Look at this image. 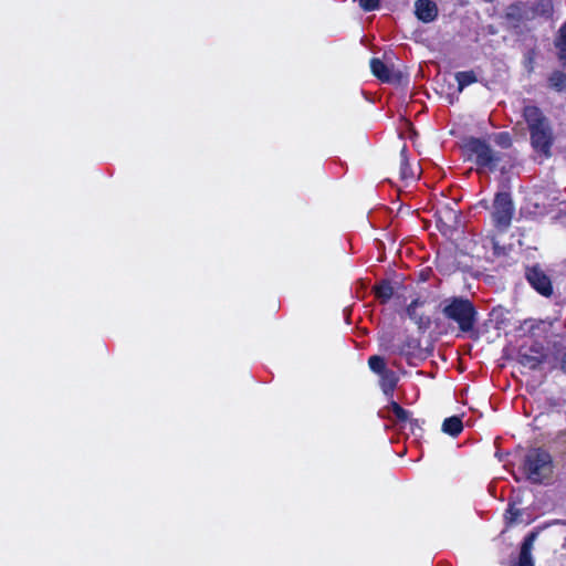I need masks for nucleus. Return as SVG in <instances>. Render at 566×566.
<instances>
[{"instance_id":"f257e3e1","label":"nucleus","mask_w":566,"mask_h":566,"mask_svg":"<svg viewBox=\"0 0 566 566\" xmlns=\"http://www.w3.org/2000/svg\"><path fill=\"white\" fill-rule=\"evenodd\" d=\"M523 117L533 149L546 158L551 157L555 134L549 118L534 105H526L523 108Z\"/></svg>"},{"instance_id":"f03ea898","label":"nucleus","mask_w":566,"mask_h":566,"mask_svg":"<svg viewBox=\"0 0 566 566\" xmlns=\"http://www.w3.org/2000/svg\"><path fill=\"white\" fill-rule=\"evenodd\" d=\"M524 470L527 479L533 483H542L553 473V460L551 454L541 449H532L525 455Z\"/></svg>"},{"instance_id":"7ed1b4c3","label":"nucleus","mask_w":566,"mask_h":566,"mask_svg":"<svg viewBox=\"0 0 566 566\" xmlns=\"http://www.w3.org/2000/svg\"><path fill=\"white\" fill-rule=\"evenodd\" d=\"M442 312L446 317L457 322L462 332L471 331L475 324L476 312L469 300L453 298L443 307Z\"/></svg>"},{"instance_id":"20e7f679","label":"nucleus","mask_w":566,"mask_h":566,"mask_svg":"<svg viewBox=\"0 0 566 566\" xmlns=\"http://www.w3.org/2000/svg\"><path fill=\"white\" fill-rule=\"evenodd\" d=\"M465 147L470 156H474V161L479 167L486 168L491 171L496 169L501 157L486 142L479 138H471L468 140Z\"/></svg>"},{"instance_id":"39448f33","label":"nucleus","mask_w":566,"mask_h":566,"mask_svg":"<svg viewBox=\"0 0 566 566\" xmlns=\"http://www.w3.org/2000/svg\"><path fill=\"white\" fill-rule=\"evenodd\" d=\"M514 212L512 199L509 193L500 192L495 196L493 205V219L497 227L510 226Z\"/></svg>"},{"instance_id":"423d86ee","label":"nucleus","mask_w":566,"mask_h":566,"mask_svg":"<svg viewBox=\"0 0 566 566\" xmlns=\"http://www.w3.org/2000/svg\"><path fill=\"white\" fill-rule=\"evenodd\" d=\"M546 359V350L541 343H534L528 347H522L518 354V361L522 366L536 369Z\"/></svg>"},{"instance_id":"0eeeda50","label":"nucleus","mask_w":566,"mask_h":566,"mask_svg":"<svg viewBox=\"0 0 566 566\" xmlns=\"http://www.w3.org/2000/svg\"><path fill=\"white\" fill-rule=\"evenodd\" d=\"M528 283L543 296L549 297L553 294V285L549 276L538 266H532L526 270Z\"/></svg>"},{"instance_id":"6e6552de","label":"nucleus","mask_w":566,"mask_h":566,"mask_svg":"<svg viewBox=\"0 0 566 566\" xmlns=\"http://www.w3.org/2000/svg\"><path fill=\"white\" fill-rule=\"evenodd\" d=\"M370 69L373 74L382 82L395 83L401 78V73L379 59H371Z\"/></svg>"},{"instance_id":"1a4fd4ad","label":"nucleus","mask_w":566,"mask_h":566,"mask_svg":"<svg viewBox=\"0 0 566 566\" xmlns=\"http://www.w3.org/2000/svg\"><path fill=\"white\" fill-rule=\"evenodd\" d=\"M415 12L417 18L424 23L432 22L438 15L437 6L431 0H417Z\"/></svg>"},{"instance_id":"9d476101","label":"nucleus","mask_w":566,"mask_h":566,"mask_svg":"<svg viewBox=\"0 0 566 566\" xmlns=\"http://www.w3.org/2000/svg\"><path fill=\"white\" fill-rule=\"evenodd\" d=\"M558 60L566 65V21L563 23L555 40Z\"/></svg>"},{"instance_id":"9b49d317","label":"nucleus","mask_w":566,"mask_h":566,"mask_svg":"<svg viewBox=\"0 0 566 566\" xmlns=\"http://www.w3.org/2000/svg\"><path fill=\"white\" fill-rule=\"evenodd\" d=\"M463 429L462 421L459 417L453 416L447 418L442 423V431L452 437H457Z\"/></svg>"},{"instance_id":"f8f14e48","label":"nucleus","mask_w":566,"mask_h":566,"mask_svg":"<svg viewBox=\"0 0 566 566\" xmlns=\"http://www.w3.org/2000/svg\"><path fill=\"white\" fill-rule=\"evenodd\" d=\"M380 376V386L384 392L387 395L392 392L398 382V377L396 376V374L392 370H388L384 371V374H381Z\"/></svg>"},{"instance_id":"ddd939ff","label":"nucleus","mask_w":566,"mask_h":566,"mask_svg":"<svg viewBox=\"0 0 566 566\" xmlns=\"http://www.w3.org/2000/svg\"><path fill=\"white\" fill-rule=\"evenodd\" d=\"M400 177L405 180L416 178V172L411 169L408 161L406 147L400 151Z\"/></svg>"},{"instance_id":"4468645a","label":"nucleus","mask_w":566,"mask_h":566,"mask_svg":"<svg viewBox=\"0 0 566 566\" xmlns=\"http://www.w3.org/2000/svg\"><path fill=\"white\" fill-rule=\"evenodd\" d=\"M374 290L381 303H387L394 295V287L388 281H382Z\"/></svg>"},{"instance_id":"2eb2a0df","label":"nucleus","mask_w":566,"mask_h":566,"mask_svg":"<svg viewBox=\"0 0 566 566\" xmlns=\"http://www.w3.org/2000/svg\"><path fill=\"white\" fill-rule=\"evenodd\" d=\"M549 327V324L543 322V321H536V319H527L523 323L522 328L533 336L539 335L536 331L546 332Z\"/></svg>"},{"instance_id":"dca6fc26","label":"nucleus","mask_w":566,"mask_h":566,"mask_svg":"<svg viewBox=\"0 0 566 566\" xmlns=\"http://www.w3.org/2000/svg\"><path fill=\"white\" fill-rule=\"evenodd\" d=\"M455 80L458 82L459 92H462L465 86L476 82V76L472 71L458 72Z\"/></svg>"},{"instance_id":"f3484780","label":"nucleus","mask_w":566,"mask_h":566,"mask_svg":"<svg viewBox=\"0 0 566 566\" xmlns=\"http://www.w3.org/2000/svg\"><path fill=\"white\" fill-rule=\"evenodd\" d=\"M368 365L373 371L379 375L384 374V371H388V369H386L385 360L380 356L369 357Z\"/></svg>"},{"instance_id":"a211bd4d","label":"nucleus","mask_w":566,"mask_h":566,"mask_svg":"<svg viewBox=\"0 0 566 566\" xmlns=\"http://www.w3.org/2000/svg\"><path fill=\"white\" fill-rule=\"evenodd\" d=\"M551 85L558 91L566 87V75L562 72H555L549 77Z\"/></svg>"},{"instance_id":"6ab92c4d","label":"nucleus","mask_w":566,"mask_h":566,"mask_svg":"<svg viewBox=\"0 0 566 566\" xmlns=\"http://www.w3.org/2000/svg\"><path fill=\"white\" fill-rule=\"evenodd\" d=\"M390 410L399 421H407L409 419V412L397 402H391Z\"/></svg>"},{"instance_id":"aec40b11","label":"nucleus","mask_w":566,"mask_h":566,"mask_svg":"<svg viewBox=\"0 0 566 566\" xmlns=\"http://www.w3.org/2000/svg\"><path fill=\"white\" fill-rule=\"evenodd\" d=\"M553 10L551 0H539L535 7V11L542 15H548Z\"/></svg>"},{"instance_id":"412c9836","label":"nucleus","mask_w":566,"mask_h":566,"mask_svg":"<svg viewBox=\"0 0 566 566\" xmlns=\"http://www.w3.org/2000/svg\"><path fill=\"white\" fill-rule=\"evenodd\" d=\"M421 303L419 302V300H415L407 307L408 316L410 317V319L415 321L416 323H420L421 322V317L417 314V307Z\"/></svg>"},{"instance_id":"4be33fe9","label":"nucleus","mask_w":566,"mask_h":566,"mask_svg":"<svg viewBox=\"0 0 566 566\" xmlns=\"http://www.w3.org/2000/svg\"><path fill=\"white\" fill-rule=\"evenodd\" d=\"M495 143L503 148H509L512 145L511 137L509 133H500L495 135Z\"/></svg>"},{"instance_id":"5701e85b","label":"nucleus","mask_w":566,"mask_h":566,"mask_svg":"<svg viewBox=\"0 0 566 566\" xmlns=\"http://www.w3.org/2000/svg\"><path fill=\"white\" fill-rule=\"evenodd\" d=\"M358 2L364 11H374L379 8V0H358Z\"/></svg>"},{"instance_id":"b1692460","label":"nucleus","mask_w":566,"mask_h":566,"mask_svg":"<svg viewBox=\"0 0 566 566\" xmlns=\"http://www.w3.org/2000/svg\"><path fill=\"white\" fill-rule=\"evenodd\" d=\"M411 343L408 342L407 344H398V345H392L390 350L395 354H399V355H407L409 354V349L411 348Z\"/></svg>"},{"instance_id":"393cba45","label":"nucleus","mask_w":566,"mask_h":566,"mask_svg":"<svg viewBox=\"0 0 566 566\" xmlns=\"http://www.w3.org/2000/svg\"><path fill=\"white\" fill-rule=\"evenodd\" d=\"M507 19L520 20L522 18V9L518 6H512L506 13Z\"/></svg>"},{"instance_id":"a878e982","label":"nucleus","mask_w":566,"mask_h":566,"mask_svg":"<svg viewBox=\"0 0 566 566\" xmlns=\"http://www.w3.org/2000/svg\"><path fill=\"white\" fill-rule=\"evenodd\" d=\"M518 566H533L531 563L530 554L525 547L521 552Z\"/></svg>"},{"instance_id":"bb28decb","label":"nucleus","mask_w":566,"mask_h":566,"mask_svg":"<svg viewBox=\"0 0 566 566\" xmlns=\"http://www.w3.org/2000/svg\"><path fill=\"white\" fill-rule=\"evenodd\" d=\"M562 370L566 374V353L564 354L560 363Z\"/></svg>"},{"instance_id":"cd10ccee","label":"nucleus","mask_w":566,"mask_h":566,"mask_svg":"<svg viewBox=\"0 0 566 566\" xmlns=\"http://www.w3.org/2000/svg\"><path fill=\"white\" fill-rule=\"evenodd\" d=\"M485 2H492L493 0H484Z\"/></svg>"}]
</instances>
